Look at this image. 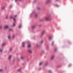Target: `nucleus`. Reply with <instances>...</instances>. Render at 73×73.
<instances>
[{"instance_id":"obj_39","label":"nucleus","mask_w":73,"mask_h":73,"mask_svg":"<svg viewBox=\"0 0 73 73\" xmlns=\"http://www.w3.org/2000/svg\"><path fill=\"white\" fill-rule=\"evenodd\" d=\"M49 72H51V70H50V71H49Z\"/></svg>"},{"instance_id":"obj_27","label":"nucleus","mask_w":73,"mask_h":73,"mask_svg":"<svg viewBox=\"0 0 73 73\" xmlns=\"http://www.w3.org/2000/svg\"><path fill=\"white\" fill-rule=\"evenodd\" d=\"M55 6L56 7H59V6L58 5H55Z\"/></svg>"},{"instance_id":"obj_9","label":"nucleus","mask_w":73,"mask_h":73,"mask_svg":"<svg viewBox=\"0 0 73 73\" xmlns=\"http://www.w3.org/2000/svg\"><path fill=\"white\" fill-rule=\"evenodd\" d=\"M28 52L30 54H31L32 53V51L31 50H28Z\"/></svg>"},{"instance_id":"obj_40","label":"nucleus","mask_w":73,"mask_h":73,"mask_svg":"<svg viewBox=\"0 0 73 73\" xmlns=\"http://www.w3.org/2000/svg\"><path fill=\"white\" fill-rule=\"evenodd\" d=\"M58 0H56V1H58Z\"/></svg>"},{"instance_id":"obj_15","label":"nucleus","mask_w":73,"mask_h":73,"mask_svg":"<svg viewBox=\"0 0 73 73\" xmlns=\"http://www.w3.org/2000/svg\"><path fill=\"white\" fill-rule=\"evenodd\" d=\"M43 42H44V41H43V40H42L41 42H40V44H42V43H43Z\"/></svg>"},{"instance_id":"obj_25","label":"nucleus","mask_w":73,"mask_h":73,"mask_svg":"<svg viewBox=\"0 0 73 73\" xmlns=\"http://www.w3.org/2000/svg\"><path fill=\"white\" fill-rule=\"evenodd\" d=\"M21 26L20 25V26H19V27H18V28H21Z\"/></svg>"},{"instance_id":"obj_32","label":"nucleus","mask_w":73,"mask_h":73,"mask_svg":"<svg viewBox=\"0 0 73 73\" xmlns=\"http://www.w3.org/2000/svg\"><path fill=\"white\" fill-rule=\"evenodd\" d=\"M9 50H12V48H10Z\"/></svg>"},{"instance_id":"obj_1","label":"nucleus","mask_w":73,"mask_h":73,"mask_svg":"<svg viewBox=\"0 0 73 73\" xmlns=\"http://www.w3.org/2000/svg\"><path fill=\"white\" fill-rule=\"evenodd\" d=\"M51 18L52 16L50 15L46 18L45 20L46 21H49L51 20Z\"/></svg>"},{"instance_id":"obj_19","label":"nucleus","mask_w":73,"mask_h":73,"mask_svg":"<svg viewBox=\"0 0 73 73\" xmlns=\"http://www.w3.org/2000/svg\"><path fill=\"white\" fill-rule=\"evenodd\" d=\"M21 0H15V2H17V1H21Z\"/></svg>"},{"instance_id":"obj_30","label":"nucleus","mask_w":73,"mask_h":73,"mask_svg":"<svg viewBox=\"0 0 73 73\" xmlns=\"http://www.w3.org/2000/svg\"><path fill=\"white\" fill-rule=\"evenodd\" d=\"M22 58H23V57H21V59H22Z\"/></svg>"},{"instance_id":"obj_20","label":"nucleus","mask_w":73,"mask_h":73,"mask_svg":"<svg viewBox=\"0 0 73 73\" xmlns=\"http://www.w3.org/2000/svg\"><path fill=\"white\" fill-rule=\"evenodd\" d=\"M15 23H13V27H15Z\"/></svg>"},{"instance_id":"obj_29","label":"nucleus","mask_w":73,"mask_h":73,"mask_svg":"<svg viewBox=\"0 0 73 73\" xmlns=\"http://www.w3.org/2000/svg\"><path fill=\"white\" fill-rule=\"evenodd\" d=\"M9 31H11V28L9 29Z\"/></svg>"},{"instance_id":"obj_16","label":"nucleus","mask_w":73,"mask_h":73,"mask_svg":"<svg viewBox=\"0 0 73 73\" xmlns=\"http://www.w3.org/2000/svg\"><path fill=\"white\" fill-rule=\"evenodd\" d=\"M37 9L38 10H40V7H37Z\"/></svg>"},{"instance_id":"obj_6","label":"nucleus","mask_w":73,"mask_h":73,"mask_svg":"<svg viewBox=\"0 0 73 73\" xmlns=\"http://www.w3.org/2000/svg\"><path fill=\"white\" fill-rule=\"evenodd\" d=\"M44 33H45V31H43L41 33V35H44Z\"/></svg>"},{"instance_id":"obj_21","label":"nucleus","mask_w":73,"mask_h":73,"mask_svg":"<svg viewBox=\"0 0 73 73\" xmlns=\"http://www.w3.org/2000/svg\"><path fill=\"white\" fill-rule=\"evenodd\" d=\"M54 45V42H52V45L53 46Z\"/></svg>"},{"instance_id":"obj_17","label":"nucleus","mask_w":73,"mask_h":73,"mask_svg":"<svg viewBox=\"0 0 73 73\" xmlns=\"http://www.w3.org/2000/svg\"><path fill=\"white\" fill-rule=\"evenodd\" d=\"M5 9V7H3L2 8V9Z\"/></svg>"},{"instance_id":"obj_23","label":"nucleus","mask_w":73,"mask_h":73,"mask_svg":"<svg viewBox=\"0 0 73 73\" xmlns=\"http://www.w3.org/2000/svg\"><path fill=\"white\" fill-rule=\"evenodd\" d=\"M20 70H21V69L19 68L18 70H17V71H20Z\"/></svg>"},{"instance_id":"obj_3","label":"nucleus","mask_w":73,"mask_h":73,"mask_svg":"<svg viewBox=\"0 0 73 73\" xmlns=\"http://www.w3.org/2000/svg\"><path fill=\"white\" fill-rule=\"evenodd\" d=\"M46 3L48 4H49V3H52V1H51L50 0H47V1H46Z\"/></svg>"},{"instance_id":"obj_31","label":"nucleus","mask_w":73,"mask_h":73,"mask_svg":"<svg viewBox=\"0 0 73 73\" xmlns=\"http://www.w3.org/2000/svg\"><path fill=\"white\" fill-rule=\"evenodd\" d=\"M10 19H12V17L11 16L10 17Z\"/></svg>"},{"instance_id":"obj_11","label":"nucleus","mask_w":73,"mask_h":73,"mask_svg":"<svg viewBox=\"0 0 73 73\" xmlns=\"http://www.w3.org/2000/svg\"><path fill=\"white\" fill-rule=\"evenodd\" d=\"M52 37L51 36H50L49 38V40H52Z\"/></svg>"},{"instance_id":"obj_37","label":"nucleus","mask_w":73,"mask_h":73,"mask_svg":"<svg viewBox=\"0 0 73 73\" xmlns=\"http://www.w3.org/2000/svg\"><path fill=\"white\" fill-rule=\"evenodd\" d=\"M36 46H38V44H36Z\"/></svg>"},{"instance_id":"obj_22","label":"nucleus","mask_w":73,"mask_h":73,"mask_svg":"<svg viewBox=\"0 0 73 73\" xmlns=\"http://www.w3.org/2000/svg\"><path fill=\"white\" fill-rule=\"evenodd\" d=\"M13 20H14V21H15V19L14 18H13Z\"/></svg>"},{"instance_id":"obj_8","label":"nucleus","mask_w":73,"mask_h":73,"mask_svg":"<svg viewBox=\"0 0 73 73\" xmlns=\"http://www.w3.org/2000/svg\"><path fill=\"white\" fill-rule=\"evenodd\" d=\"M31 28L32 29H34L36 28V26H35L33 25L32 26Z\"/></svg>"},{"instance_id":"obj_36","label":"nucleus","mask_w":73,"mask_h":73,"mask_svg":"<svg viewBox=\"0 0 73 73\" xmlns=\"http://www.w3.org/2000/svg\"><path fill=\"white\" fill-rule=\"evenodd\" d=\"M42 19H40V21H42Z\"/></svg>"},{"instance_id":"obj_14","label":"nucleus","mask_w":73,"mask_h":73,"mask_svg":"<svg viewBox=\"0 0 73 73\" xmlns=\"http://www.w3.org/2000/svg\"><path fill=\"white\" fill-rule=\"evenodd\" d=\"M5 43H3L2 44V46H5Z\"/></svg>"},{"instance_id":"obj_24","label":"nucleus","mask_w":73,"mask_h":73,"mask_svg":"<svg viewBox=\"0 0 73 73\" xmlns=\"http://www.w3.org/2000/svg\"><path fill=\"white\" fill-rule=\"evenodd\" d=\"M8 38L9 39L11 38V37H10V36H8Z\"/></svg>"},{"instance_id":"obj_18","label":"nucleus","mask_w":73,"mask_h":73,"mask_svg":"<svg viewBox=\"0 0 73 73\" xmlns=\"http://www.w3.org/2000/svg\"><path fill=\"white\" fill-rule=\"evenodd\" d=\"M0 29H2V26L0 25Z\"/></svg>"},{"instance_id":"obj_4","label":"nucleus","mask_w":73,"mask_h":73,"mask_svg":"<svg viewBox=\"0 0 73 73\" xmlns=\"http://www.w3.org/2000/svg\"><path fill=\"white\" fill-rule=\"evenodd\" d=\"M25 43L24 42H22V45L23 47H24V46H25Z\"/></svg>"},{"instance_id":"obj_41","label":"nucleus","mask_w":73,"mask_h":73,"mask_svg":"<svg viewBox=\"0 0 73 73\" xmlns=\"http://www.w3.org/2000/svg\"><path fill=\"white\" fill-rule=\"evenodd\" d=\"M6 19H7V17L6 18Z\"/></svg>"},{"instance_id":"obj_10","label":"nucleus","mask_w":73,"mask_h":73,"mask_svg":"<svg viewBox=\"0 0 73 73\" xmlns=\"http://www.w3.org/2000/svg\"><path fill=\"white\" fill-rule=\"evenodd\" d=\"M54 56H52L51 57V59L53 60V59H54Z\"/></svg>"},{"instance_id":"obj_38","label":"nucleus","mask_w":73,"mask_h":73,"mask_svg":"<svg viewBox=\"0 0 73 73\" xmlns=\"http://www.w3.org/2000/svg\"><path fill=\"white\" fill-rule=\"evenodd\" d=\"M16 16H17L16 15H15V16H14V17H16Z\"/></svg>"},{"instance_id":"obj_7","label":"nucleus","mask_w":73,"mask_h":73,"mask_svg":"<svg viewBox=\"0 0 73 73\" xmlns=\"http://www.w3.org/2000/svg\"><path fill=\"white\" fill-rule=\"evenodd\" d=\"M11 57H12V55H9L8 58V60H11Z\"/></svg>"},{"instance_id":"obj_12","label":"nucleus","mask_w":73,"mask_h":73,"mask_svg":"<svg viewBox=\"0 0 73 73\" xmlns=\"http://www.w3.org/2000/svg\"><path fill=\"white\" fill-rule=\"evenodd\" d=\"M35 16L36 17H38V15H37V14H36L35 15Z\"/></svg>"},{"instance_id":"obj_33","label":"nucleus","mask_w":73,"mask_h":73,"mask_svg":"<svg viewBox=\"0 0 73 73\" xmlns=\"http://www.w3.org/2000/svg\"><path fill=\"white\" fill-rule=\"evenodd\" d=\"M2 70H0V72H1Z\"/></svg>"},{"instance_id":"obj_2","label":"nucleus","mask_w":73,"mask_h":73,"mask_svg":"<svg viewBox=\"0 0 73 73\" xmlns=\"http://www.w3.org/2000/svg\"><path fill=\"white\" fill-rule=\"evenodd\" d=\"M28 44H27V46L28 48H30L31 46V43L29 42H28Z\"/></svg>"},{"instance_id":"obj_35","label":"nucleus","mask_w":73,"mask_h":73,"mask_svg":"<svg viewBox=\"0 0 73 73\" xmlns=\"http://www.w3.org/2000/svg\"><path fill=\"white\" fill-rule=\"evenodd\" d=\"M0 52H2V50H0Z\"/></svg>"},{"instance_id":"obj_5","label":"nucleus","mask_w":73,"mask_h":73,"mask_svg":"<svg viewBox=\"0 0 73 73\" xmlns=\"http://www.w3.org/2000/svg\"><path fill=\"white\" fill-rule=\"evenodd\" d=\"M4 28L5 29H8L9 28V27L7 25H5L4 26Z\"/></svg>"},{"instance_id":"obj_26","label":"nucleus","mask_w":73,"mask_h":73,"mask_svg":"<svg viewBox=\"0 0 73 73\" xmlns=\"http://www.w3.org/2000/svg\"><path fill=\"white\" fill-rule=\"evenodd\" d=\"M14 37H15V35H13L12 36V38H14Z\"/></svg>"},{"instance_id":"obj_34","label":"nucleus","mask_w":73,"mask_h":73,"mask_svg":"<svg viewBox=\"0 0 73 73\" xmlns=\"http://www.w3.org/2000/svg\"><path fill=\"white\" fill-rule=\"evenodd\" d=\"M42 53H44V51H42Z\"/></svg>"},{"instance_id":"obj_28","label":"nucleus","mask_w":73,"mask_h":73,"mask_svg":"<svg viewBox=\"0 0 73 73\" xmlns=\"http://www.w3.org/2000/svg\"><path fill=\"white\" fill-rule=\"evenodd\" d=\"M11 7H12V5H10V6L9 7V8H11Z\"/></svg>"},{"instance_id":"obj_13","label":"nucleus","mask_w":73,"mask_h":73,"mask_svg":"<svg viewBox=\"0 0 73 73\" xmlns=\"http://www.w3.org/2000/svg\"><path fill=\"white\" fill-rule=\"evenodd\" d=\"M43 64V63L42 62H40V64H39V65H42Z\"/></svg>"}]
</instances>
